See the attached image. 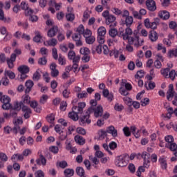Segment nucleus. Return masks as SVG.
<instances>
[{"label": "nucleus", "mask_w": 177, "mask_h": 177, "mask_svg": "<svg viewBox=\"0 0 177 177\" xmlns=\"http://www.w3.org/2000/svg\"><path fill=\"white\" fill-rule=\"evenodd\" d=\"M13 122L15 124L14 131H15V132H17V131L20 129V127H19V125H21V124H23V119L21 118L15 119Z\"/></svg>", "instance_id": "14"}, {"label": "nucleus", "mask_w": 177, "mask_h": 177, "mask_svg": "<svg viewBox=\"0 0 177 177\" xmlns=\"http://www.w3.org/2000/svg\"><path fill=\"white\" fill-rule=\"evenodd\" d=\"M11 160L13 162L16 161H23V160H24V157L23 156V154L15 153L12 156Z\"/></svg>", "instance_id": "20"}, {"label": "nucleus", "mask_w": 177, "mask_h": 177, "mask_svg": "<svg viewBox=\"0 0 177 177\" xmlns=\"http://www.w3.org/2000/svg\"><path fill=\"white\" fill-rule=\"evenodd\" d=\"M99 139H104L106 136H107V132L104 130H100L97 132Z\"/></svg>", "instance_id": "42"}, {"label": "nucleus", "mask_w": 177, "mask_h": 177, "mask_svg": "<svg viewBox=\"0 0 177 177\" xmlns=\"http://www.w3.org/2000/svg\"><path fill=\"white\" fill-rule=\"evenodd\" d=\"M35 37L33 38V41L35 42H41V39H42V35H41V32L38 30L35 31Z\"/></svg>", "instance_id": "27"}, {"label": "nucleus", "mask_w": 177, "mask_h": 177, "mask_svg": "<svg viewBox=\"0 0 177 177\" xmlns=\"http://www.w3.org/2000/svg\"><path fill=\"white\" fill-rule=\"evenodd\" d=\"M106 132L110 133L113 138H117L118 133L117 132V129L113 126H110L108 127Z\"/></svg>", "instance_id": "16"}, {"label": "nucleus", "mask_w": 177, "mask_h": 177, "mask_svg": "<svg viewBox=\"0 0 177 177\" xmlns=\"http://www.w3.org/2000/svg\"><path fill=\"white\" fill-rule=\"evenodd\" d=\"M146 6L149 10H151V12H154V10L157 9L156 1H154V0H147Z\"/></svg>", "instance_id": "8"}, {"label": "nucleus", "mask_w": 177, "mask_h": 177, "mask_svg": "<svg viewBox=\"0 0 177 177\" xmlns=\"http://www.w3.org/2000/svg\"><path fill=\"white\" fill-rule=\"evenodd\" d=\"M29 103H30V107H32V109H34L36 113H41V111L42 110V109L41 108V106H38V103L37 102V101H31Z\"/></svg>", "instance_id": "15"}, {"label": "nucleus", "mask_w": 177, "mask_h": 177, "mask_svg": "<svg viewBox=\"0 0 177 177\" xmlns=\"http://www.w3.org/2000/svg\"><path fill=\"white\" fill-rule=\"evenodd\" d=\"M82 35L85 39L88 38V37H91L92 35V31H91L89 29H86L83 32Z\"/></svg>", "instance_id": "52"}, {"label": "nucleus", "mask_w": 177, "mask_h": 177, "mask_svg": "<svg viewBox=\"0 0 177 177\" xmlns=\"http://www.w3.org/2000/svg\"><path fill=\"white\" fill-rule=\"evenodd\" d=\"M129 160V156L121 155L116 158L115 164L117 167H127L128 165V160Z\"/></svg>", "instance_id": "2"}, {"label": "nucleus", "mask_w": 177, "mask_h": 177, "mask_svg": "<svg viewBox=\"0 0 177 177\" xmlns=\"http://www.w3.org/2000/svg\"><path fill=\"white\" fill-rule=\"evenodd\" d=\"M68 165L65 160L59 161L57 162V167L58 168H62L63 169H64V168H67Z\"/></svg>", "instance_id": "35"}, {"label": "nucleus", "mask_w": 177, "mask_h": 177, "mask_svg": "<svg viewBox=\"0 0 177 177\" xmlns=\"http://www.w3.org/2000/svg\"><path fill=\"white\" fill-rule=\"evenodd\" d=\"M23 107H26L23 102H15L13 105V109L16 110V111H20V110H23Z\"/></svg>", "instance_id": "19"}, {"label": "nucleus", "mask_w": 177, "mask_h": 177, "mask_svg": "<svg viewBox=\"0 0 177 177\" xmlns=\"http://www.w3.org/2000/svg\"><path fill=\"white\" fill-rule=\"evenodd\" d=\"M76 132L80 135H86V130L82 127H77L76 129Z\"/></svg>", "instance_id": "54"}, {"label": "nucleus", "mask_w": 177, "mask_h": 177, "mask_svg": "<svg viewBox=\"0 0 177 177\" xmlns=\"http://www.w3.org/2000/svg\"><path fill=\"white\" fill-rule=\"evenodd\" d=\"M166 147L167 149H169V150H171V151H176V150L177 149V145L175 142H171L169 145H166Z\"/></svg>", "instance_id": "34"}, {"label": "nucleus", "mask_w": 177, "mask_h": 177, "mask_svg": "<svg viewBox=\"0 0 177 177\" xmlns=\"http://www.w3.org/2000/svg\"><path fill=\"white\" fill-rule=\"evenodd\" d=\"M86 106V104L85 102H80L78 104V106H77V113H82L84 109H85V106Z\"/></svg>", "instance_id": "38"}, {"label": "nucleus", "mask_w": 177, "mask_h": 177, "mask_svg": "<svg viewBox=\"0 0 177 177\" xmlns=\"http://www.w3.org/2000/svg\"><path fill=\"white\" fill-rule=\"evenodd\" d=\"M144 25L146 28H151V30H156L157 28V26L158 25V22L153 21L150 22V19L147 18L144 20Z\"/></svg>", "instance_id": "5"}, {"label": "nucleus", "mask_w": 177, "mask_h": 177, "mask_svg": "<svg viewBox=\"0 0 177 177\" xmlns=\"http://www.w3.org/2000/svg\"><path fill=\"white\" fill-rule=\"evenodd\" d=\"M168 113L165 115L166 118H168L169 120L171 117H172V114H174V109L172 107H170L167 109Z\"/></svg>", "instance_id": "49"}, {"label": "nucleus", "mask_w": 177, "mask_h": 177, "mask_svg": "<svg viewBox=\"0 0 177 177\" xmlns=\"http://www.w3.org/2000/svg\"><path fill=\"white\" fill-rule=\"evenodd\" d=\"M140 131L141 130L138 129L135 126L131 127V132L136 139H139V138H140Z\"/></svg>", "instance_id": "17"}, {"label": "nucleus", "mask_w": 177, "mask_h": 177, "mask_svg": "<svg viewBox=\"0 0 177 177\" xmlns=\"http://www.w3.org/2000/svg\"><path fill=\"white\" fill-rule=\"evenodd\" d=\"M57 31H59L57 26H53L48 30L47 35L49 38H53V37H55L56 34H57Z\"/></svg>", "instance_id": "9"}, {"label": "nucleus", "mask_w": 177, "mask_h": 177, "mask_svg": "<svg viewBox=\"0 0 177 177\" xmlns=\"http://www.w3.org/2000/svg\"><path fill=\"white\" fill-rule=\"evenodd\" d=\"M109 55L110 56H114L115 59H118L121 53H120V51H118V50H112L110 51Z\"/></svg>", "instance_id": "36"}, {"label": "nucleus", "mask_w": 177, "mask_h": 177, "mask_svg": "<svg viewBox=\"0 0 177 177\" xmlns=\"http://www.w3.org/2000/svg\"><path fill=\"white\" fill-rule=\"evenodd\" d=\"M165 140L167 142L166 145H171V143H174V136L169 135V136H166L165 137Z\"/></svg>", "instance_id": "43"}, {"label": "nucleus", "mask_w": 177, "mask_h": 177, "mask_svg": "<svg viewBox=\"0 0 177 177\" xmlns=\"http://www.w3.org/2000/svg\"><path fill=\"white\" fill-rule=\"evenodd\" d=\"M114 110H115V111H122V110H124V106L121 104L116 103L114 106Z\"/></svg>", "instance_id": "50"}, {"label": "nucleus", "mask_w": 177, "mask_h": 177, "mask_svg": "<svg viewBox=\"0 0 177 177\" xmlns=\"http://www.w3.org/2000/svg\"><path fill=\"white\" fill-rule=\"evenodd\" d=\"M72 38L73 41H76V46H82V41H81V35L79 33H75Z\"/></svg>", "instance_id": "12"}, {"label": "nucleus", "mask_w": 177, "mask_h": 177, "mask_svg": "<svg viewBox=\"0 0 177 177\" xmlns=\"http://www.w3.org/2000/svg\"><path fill=\"white\" fill-rule=\"evenodd\" d=\"M159 162L160 163V165L162 168V169H167V160L164 158H160L159 159Z\"/></svg>", "instance_id": "45"}, {"label": "nucleus", "mask_w": 177, "mask_h": 177, "mask_svg": "<svg viewBox=\"0 0 177 177\" xmlns=\"http://www.w3.org/2000/svg\"><path fill=\"white\" fill-rule=\"evenodd\" d=\"M22 111L24 113V117L27 120L31 115V109L28 106H25L22 107Z\"/></svg>", "instance_id": "18"}, {"label": "nucleus", "mask_w": 177, "mask_h": 177, "mask_svg": "<svg viewBox=\"0 0 177 177\" xmlns=\"http://www.w3.org/2000/svg\"><path fill=\"white\" fill-rule=\"evenodd\" d=\"M37 164L39 165H46V159L43 156H40L39 159L36 160Z\"/></svg>", "instance_id": "29"}, {"label": "nucleus", "mask_w": 177, "mask_h": 177, "mask_svg": "<svg viewBox=\"0 0 177 177\" xmlns=\"http://www.w3.org/2000/svg\"><path fill=\"white\" fill-rule=\"evenodd\" d=\"M145 77V72L143 71H138L135 75V77L137 79L143 78Z\"/></svg>", "instance_id": "60"}, {"label": "nucleus", "mask_w": 177, "mask_h": 177, "mask_svg": "<svg viewBox=\"0 0 177 177\" xmlns=\"http://www.w3.org/2000/svg\"><path fill=\"white\" fill-rule=\"evenodd\" d=\"M133 35V32L132 31V29L129 27H127L125 30H121L119 32V37L120 38H123V39H128L130 38V37H132Z\"/></svg>", "instance_id": "4"}, {"label": "nucleus", "mask_w": 177, "mask_h": 177, "mask_svg": "<svg viewBox=\"0 0 177 177\" xmlns=\"http://www.w3.org/2000/svg\"><path fill=\"white\" fill-rule=\"evenodd\" d=\"M65 176L71 177L74 175V169H66L64 171Z\"/></svg>", "instance_id": "41"}, {"label": "nucleus", "mask_w": 177, "mask_h": 177, "mask_svg": "<svg viewBox=\"0 0 177 177\" xmlns=\"http://www.w3.org/2000/svg\"><path fill=\"white\" fill-rule=\"evenodd\" d=\"M85 39H86V44H88V45H92V44H93L95 42V41L96 40L95 37L92 36V35L91 36H88Z\"/></svg>", "instance_id": "44"}, {"label": "nucleus", "mask_w": 177, "mask_h": 177, "mask_svg": "<svg viewBox=\"0 0 177 177\" xmlns=\"http://www.w3.org/2000/svg\"><path fill=\"white\" fill-rule=\"evenodd\" d=\"M134 37L135 38H133L132 36H130V37H129L127 39L129 45H135V46H136L138 45L136 41H138V38H139V37L135 36Z\"/></svg>", "instance_id": "28"}, {"label": "nucleus", "mask_w": 177, "mask_h": 177, "mask_svg": "<svg viewBox=\"0 0 177 177\" xmlns=\"http://www.w3.org/2000/svg\"><path fill=\"white\" fill-rule=\"evenodd\" d=\"M109 35L110 37H111L112 38H115V37L118 34V32L117 31V29H111L109 30Z\"/></svg>", "instance_id": "55"}, {"label": "nucleus", "mask_w": 177, "mask_h": 177, "mask_svg": "<svg viewBox=\"0 0 177 177\" xmlns=\"http://www.w3.org/2000/svg\"><path fill=\"white\" fill-rule=\"evenodd\" d=\"M123 100H124V103L126 104H127V106H132V99H131L130 97H124V98H123Z\"/></svg>", "instance_id": "56"}, {"label": "nucleus", "mask_w": 177, "mask_h": 177, "mask_svg": "<svg viewBox=\"0 0 177 177\" xmlns=\"http://www.w3.org/2000/svg\"><path fill=\"white\" fill-rule=\"evenodd\" d=\"M57 45V39L53 38L44 41V46H56Z\"/></svg>", "instance_id": "13"}, {"label": "nucleus", "mask_w": 177, "mask_h": 177, "mask_svg": "<svg viewBox=\"0 0 177 177\" xmlns=\"http://www.w3.org/2000/svg\"><path fill=\"white\" fill-rule=\"evenodd\" d=\"M0 160L3 162H6V161H8V156H6L5 153L0 152Z\"/></svg>", "instance_id": "58"}, {"label": "nucleus", "mask_w": 177, "mask_h": 177, "mask_svg": "<svg viewBox=\"0 0 177 177\" xmlns=\"http://www.w3.org/2000/svg\"><path fill=\"white\" fill-rule=\"evenodd\" d=\"M88 111L89 114H92V113H93L94 117H96V118L103 115V107L100 105L97 106H91L88 108Z\"/></svg>", "instance_id": "3"}, {"label": "nucleus", "mask_w": 177, "mask_h": 177, "mask_svg": "<svg viewBox=\"0 0 177 177\" xmlns=\"http://www.w3.org/2000/svg\"><path fill=\"white\" fill-rule=\"evenodd\" d=\"M175 95V91H174V84H169V89L167 92V100H171V97Z\"/></svg>", "instance_id": "11"}, {"label": "nucleus", "mask_w": 177, "mask_h": 177, "mask_svg": "<svg viewBox=\"0 0 177 177\" xmlns=\"http://www.w3.org/2000/svg\"><path fill=\"white\" fill-rule=\"evenodd\" d=\"M75 141L77 145H80L82 146V145H85V139L81 136H75Z\"/></svg>", "instance_id": "26"}, {"label": "nucleus", "mask_w": 177, "mask_h": 177, "mask_svg": "<svg viewBox=\"0 0 177 177\" xmlns=\"http://www.w3.org/2000/svg\"><path fill=\"white\" fill-rule=\"evenodd\" d=\"M77 106H73L72 108V111L68 113V117L73 121H78V111L77 110Z\"/></svg>", "instance_id": "6"}, {"label": "nucleus", "mask_w": 177, "mask_h": 177, "mask_svg": "<svg viewBox=\"0 0 177 177\" xmlns=\"http://www.w3.org/2000/svg\"><path fill=\"white\" fill-rule=\"evenodd\" d=\"M10 97L8 95H3L2 92H0V102L3 103V110H10L12 109V104H10Z\"/></svg>", "instance_id": "1"}, {"label": "nucleus", "mask_w": 177, "mask_h": 177, "mask_svg": "<svg viewBox=\"0 0 177 177\" xmlns=\"http://www.w3.org/2000/svg\"><path fill=\"white\" fill-rule=\"evenodd\" d=\"M71 142H73V140L71 139H67L65 142L66 149L68 151H70L71 149L73 147V146L71 145Z\"/></svg>", "instance_id": "48"}, {"label": "nucleus", "mask_w": 177, "mask_h": 177, "mask_svg": "<svg viewBox=\"0 0 177 177\" xmlns=\"http://www.w3.org/2000/svg\"><path fill=\"white\" fill-rule=\"evenodd\" d=\"M4 75L5 77H8L10 80H15L16 77V75H15V73L10 71H5Z\"/></svg>", "instance_id": "30"}, {"label": "nucleus", "mask_w": 177, "mask_h": 177, "mask_svg": "<svg viewBox=\"0 0 177 177\" xmlns=\"http://www.w3.org/2000/svg\"><path fill=\"white\" fill-rule=\"evenodd\" d=\"M149 37L152 42H156V41L158 39V35L157 34V32L151 30L149 34Z\"/></svg>", "instance_id": "21"}, {"label": "nucleus", "mask_w": 177, "mask_h": 177, "mask_svg": "<svg viewBox=\"0 0 177 177\" xmlns=\"http://www.w3.org/2000/svg\"><path fill=\"white\" fill-rule=\"evenodd\" d=\"M89 112H87V115L81 118L80 121L82 124H91V120L89 119Z\"/></svg>", "instance_id": "25"}, {"label": "nucleus", "mask_w": 177, "mask_h": 177, "mask_svg": "<svg viewBox=\"0 0 177 177\" xmlns=\"http://www.w3.org/2000/svg\"><path fill=\"white\" fill-rule=\"evenodd\" d=\"M118 42V40L115 39V37H112V39H108L107 44L109 46H113L114 44H117Z\"/></svg>", "instance_id": "47"}, {"label": "nucleus", "mask_w": 177, "mask_h": 177, "mask_svg": "<svg viewBox=\"0 0 177 177\" xmlns=\"http://www.w3.org/2000/svg\"><path fill=\"white\" fill-rule=\"evenodd\" d=\"M25 86H26L27 89L26 90V92H30L32 87L34 86V82L32 80H28L25 83Z\"/></svg>", "instance_id": "31"}, {"label": "nucleus", "mask_w": 177, "mask_h": 177, "mask_svg": "<svg viewBox=\"0 0 177 177\" xmlns=\"http://www.w3.org/2000/svg\"><path fill=\"white\" fill-rule=\"evenodd\" d=\"M58 62L61 66H64V64H66V58H64V56L59 55Z\"/></svg>", "instance_id": "57"}, {"label": "nucleus", "mask_w": 177, "mask_h": 177, "mask_svg": "<svg viewBox=\"0 0 177 177\" xmlns=\"http://www.w3.org/2000/svg\"><path fill=\"white\" fill-rule=\"evenodd\" d=\"M49 151L53 154H57L59 153V147L56 146H51L49 147Z\"/></svg>", "instance_id": "51"}, {"label": "nucleus", "mask_w": 177, "mask_h": 177, "mask_svg": "<svg viewBox=\"0 0 177 177\" xmlns=\"http://www.w3.org/2000/svg\"><path fill=\"white\" fill-rule=\"evenodd\" d=\"M158 15L162 20H168V19H169V12L167 11H160L159 12Z\"/></svg>", "instance_id": "24"}, {"label": "nucleus", "mask_w": 177, "mask_h": 177, "mask_svg": "<svg viewBox=\"0 0 177 177\" xmlns=\"http://www.w3.org/2000/svg\"><path fill=\"white\" fill-rule=\"evenodd\" d=\"M89 159L91 160L92 162L94 164L93 165L94 168H97V165L99 164V162H100L99 159H97L96 156L95 157L90 156Z\"/></svg>", "instance_id": "40"}, {"label": "nucleus", "mask_w": 177, "mask_h": 177, "mask_svg": "<svg viewBox=\"0 0 177 177\" xmlns=\"http://www.w3.org/2000/svg\"><path fill=\"white\" fill-rule=\"evenodd\" d=\"M175 77H176V71L175 70H171L169 72L168 78H171L172 80H175Z\"/></svg>", "instance_id": "59"}, {"label": "nucleus", "mask_w": 177, "mask_h": 177, "mask_svg": "<svg viewBox=\"0 0 177 177\" xmlns=\"http://www.w3.org/2000/svg\"><path fill=\"white\" fill-rule=\"evenodd\" d=\"M35 177H45V173L42 170H38L35 173Z\"/></svg>", "instance_id": "63"}, {"label": "nucleus", "mask_w": 177, "mask_h": 177, "mask_svg": "<svg viewBox=\"0 0 177 177\" xmlns=\"http://www.w3.org/2000/svg\"><path fill=\"white\" fill-rule=\"evenodd\" d=\"M80 53L81 55H84V56H86L91 53V50L87 47H82L80 48Z\"/></svg>", "instance_id": "32"}, {"label": "nucleus", "mask_w": 177, "mask_h": 177, "mask_svg": "<svg viewBox=\"0 0 177 177\" xmlns=\"http://www.w3.org/2000/svg\"><path fill=\"white\" fill-rule=\"evenodd\" d=\"M146 88L148 91L154 89V88H156V83L153 82H149L148 84H146Z\"/></svg>", "instance_id": "53"}, {"label": "nucleus", "mask_w": 177, "mask_h": 177, "mask_svg": "<svg viewBox=\"0 0 177 177\" xmlns=\"http://www.w3.org/2000/svg\"><path fill=\"white\" fill-rule=\"evenodd\" d=\"M97 35H100L101 37H104V35H106V28H104V26H100L98 29H97Z\"/></svg>", "instance_id": "33"}, {"label": "nucleus", "mask_w": 177, "mask_h": 177, "mask_svg": "<svg viewBox=\"0 0 177 177\" xmlns=\"http://www.w3.org/2000/svg\"><path fill=\"white\" fill-rule=\"evenodd\" d=\"M18 71L21 73V74H27L30 71V68L26 65H22L18 67Z\"/></svg>", "instance_id": "23"}, {"label": "nucleus", "mask_w": 177, "mask_h": 177, "mask_svg": "<svg viewBox=\"0 0 177 177\" xmlns=\"http://www.w3.org/2000/svg\"><path fill=\"white\" fill-rule=\"evenodd\" d=\"M119 92L120 95H122L123 96H127V95H129V93L128 92V90L124 88V80H122V82L120 83V88L119 89Z\"/></svg>", "instance_id": "22"}, {"label": "nucleus", "mask_w": 177, "mask_h": 177, "mask_svg": "<svg viewBox=\"0 0 177 177\" xmlns=\"http://www.w3.org/2000/svg\"><path fill=\"white\" fill-rule=\"evenodd\" d=\"M160 73L165 78H168V76L169 75V68H166L165 69H161Z\"/></svg>", "instance_id": "46"}, {"label": "nucleus", "mask_w": 177, "mask_h": 177, "mask_svg": "<svg viewBox=\"0 0 177 177\" xmlns=\"http://www.w3.org/2000/svg\"><path fill=\"white\" fill-rule=\"evenodd\" d=\"M47 121L52 124L55 121V114L51 113L47 116Z\"/></svg>", "instance_id": "61"}, {"label": "nucleus", "mask_w": 177, "mask_h": 177, "mask_svg": "<svg viewBox=\"0 0 177 177\" xmlns=\"http://www.w3.org/2000/svg\"><path fill=\"white\" fill-rule=\"evenodd\" d=\"M97 41L98 43H100V45H102V44H104V36H100L97 35Z\"/></svg>", "instance_id": "64"}, {"label": "nucleus", "mask_w": 177, "mask_h": 177, "mask_svg": "<svg viewBox=\"0 0 177 177\" xmlns=\"http://www.w3.org/2000/svg\"><path fill=\"white\" fill-rule=\"evenodd\" d=\"M115 20V16L110 15L106 19H105V23L107 26H113V27H115V26H117Z\"/></svg>", "instance_id": "7"}, {"label": "nucleus", "mask_w": 177, "mask_h": 177, "mask_svg": "<svg viewBox=\"0 0 177 177\" xmlns=\"http://www.w3.org/2000/svg\"><path fill=\"white\" fill-rule=\"evenodd\" d=\"M76 174H77L79 176L82 177L85 175V170H84V168L82 167H78L76 168Z\"/></svg>", "instance_id": "37"}, {"label": "nucleus", "mask_w": 177, "mask_h": 177, "mask_svg": "<svg viewBox=\"0 0 177 177\" xmlns=\"http://www.w3.org/2000/svg\"><path fill=\"white\" fill-rule=\"evenodd\" d=\"M122 24H124L127 26V27H131L132 26V24L133 23V17L129 16L125 18L124 20L122 19Z\"/></svg>", "instance_id": "10"}, {"label": "nucleus", "mask_w": 177, "mask_h": 177, "mask_svg": "<svg viewBox=\"0 0 177 177\" xmlns=\"http://www.w3.org/2000/svg\"><path fill=\"white\" fill-rule=\"evenodd\" d=\"M76 96L78 99H85L88 97V93H86V91H82L81 93H77Z\"/></svg>", "instance_id": "39"}, {"label": "nucleus", "mask_w": 177, "mask_h": 177, "mask_svg": "<svg viewBox=\"0 0 177 177\" xmlns=\"http://www.w3.org/2000/svg\"><path fill=\"white\" fill-rule=\"evenodd\" d=\"M30 96H28V95L22 96V100L26 104H28V103H30Z\"/></svg>", "instance_id": "62"}]
</instances>
